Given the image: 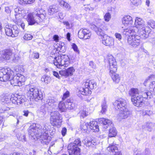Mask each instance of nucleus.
Instances as JSON below:
<instances>
[{"mask_svg": "<svg viewBox=\"0 0 155 155\" xmlns=\"http://www.w3.org/2000/svg\"><path fill=\"white\" fill-rule=\"evenodd\" d=\"M151 91H147L139 92L137 88H132L129 91V94L131 96V100L135 106L141 107L144 104L143 98L150 99L152 96Z\"/></svg>", "mask_w": 155, "mask_h": 155, "instance_id": "1", "label": "nucleus"}, {"mask_svg": "<svg viewBox=\"0 0 155 155\" xmlns=\"http://www.w3.org/2000/svg\"><path fill=\"white\" fill-rule=\"evenodd\" d=\"M47 124L44 125V127L41 130L36 127V124H33L31 125L28 128V130L29 135L33 137L39 136L42 138V141L47 144L50 141L51 137L49 136L48 129L49 128Z\"/></svg>", "mask_w": 155, "mask_h": 155, "instance_id": "2", "label": "nucleus"}, {"mask_svg": "<svg viewBox=\"0 0 155 155\" xmlns=\"http://www.w3.org/2000/svg\"><path fill=\"white\" fill-rule=\"evenodd\" d=\"M17 74L14 75L13 71L10 68H4L0 70V80L6 82L9 81L13 86H18Z\"/></svg>", "mask_w": 155, "mask_h": 155, "instance_id": "3", "label": "nucleus"}, {"mask_svg": "<svg viewBox=\"0 0 155 155\" xmlns=\"http://www.w3.org/2000/svg\"><path fill=\"white\" fill-rule=\"evenodd\" d=\"M46 15L45 10L42 9H36L33 12L27 15L26 19L28 24L32 25L35 23L38 24L45 19Z\"/></svg>", "mask_w": 155, "mask_h": 155, "instance_id": "4", "label": "nucleus"}, {"mask_svg": "<svg viewBox=\"0 0 155 155\" xmlns=\"http://www.w3.org/2000/svg\"><path fill=\"white\" fill-rule=\"evenodd\" d=\"M98 123L99 124L102 126L103 128L106 129L108 126L109 127L108 136L112 137H115L117 134V132L116 128L114 127L111 121L110 120L106 119L104 118H101L98 119Z\"/></svg>", "mask_w": 155, "mask_h": 155, "instance_id": "5", "label": "nucleus"}, {"mask_svg": "<svg viewBox=\"0 0 155 155\" xmlns=\"http://www.w3.org/2000/svg\"><path fill=\"white\" fill-rule=\"evenodd\" d=\"M85 88H81L77 93L78 96L80 97V94L84 95H87L91 93V90L96 88L97 87V84L93 80H87L85 84Z\"/></svg>", "mask_w": 155, "mask_h": 155, "instance_id": "6", "label": "nucleus"}, {"mask_svg": "<svg viewBox=\"0 0 155 155\" xmlns=\"http://www.w3.org/2000/svg\"><path fill=\"white\" fill-rule=\"evenodd\" d=\"M27 95L33 98L36 101L41 100L43 98L42 93L40 90L34 86H31L28 89Z\"/></svg>", "mask_w": 155, "mask_h": 155, "instance_id": "7", "label": "nucleus"}, {"mask_svg": "<svg viewBox=\"0 0 155 155\" xmlns=\"http://www.w3.org/2000/svg\"><path fill=\"white\" fill-rule=\"evenodd\" d=\"M56 61L54 62V65L58 68L60 67H67L70 64V58L66 55H62L55 57L54 58Z\"/></svg>", "mask_w": 155, "mask_h": 155, "instance_id": "8", "label": "nucleus"}, {"mask_svg": "<svg viewBox=\"0 0 155 155\" xmlns=\"http://www.w3.org/2000/svg\"><path fill=\"white\" fill-rule=\"evenodd\" d=\"M81 145V141L79 138L76 139L73 142L70 143L68 147L69 153L80 155V149L78 147Z\"/></svg>", "mask_w": 155, "mask_h": 155, "instance_id": "9", "label": "nucleus"}, {"mask_svg": "<svg viewBox=\"0 0 155 155\" xmlns=\"http://www.w3.org/2000/svg\"><path fill=\"white\" fill-rule=\"evenodd\" d=\"M5 29L6 35L8 36L12 37L17 36L19 32V30L16 25H7Z\"/></svg>", "mask_w": 155, "mask_h": 155, "instance_id": "10", "label": "nucleus"}, {"mask_svg": "<svg viewBox=\"0 0 155 155\" xmlns=\"http://www.w3.org/2000/svg\"><path fill=\"white\" fill-rule=\"evenodd\" d=\"M62 118L58 111L52 112L51 114L50 122L53 125L60 126L61 124Z\"/></svg>", "mask_w": 155, "mask_h": 155, "instance_id": "11", "label": "nucleus"}, {"mask_svg": "<svg viewBox=\"0 0 155 155\" xmlns=\"http://www.w3.org/2000/svg\"><path fill=\"white\" fill-rule=\"evenodd\" d=\"M140 37L137 35L129 36L127 38V42L129 45L132 46L136 47L138 46L140 42Z\"/></svg>", "mask_w": 155, "mask_h": 155, "instance_id": "12", "label": "nucleus"}, {"mask_svg": "<svg viewBox=\"0 0 155 155\" xmlns=\"http://www.w3.org/2000/svg\"><path fill=\"white\" fill-rule=\"evenodd\" d=\"M12 103L19 105L24 103L26 100V98L23 95L15 94L12 96Z\"/></svg>", "mask_w": 155, "mask_h": 155, "instance_id": "13", "label": "nucleus"}, {"mask_svg": "<svg viewBox=\"0 0 155 155\" xmlns=\"http://www.w3.org/2000/svg\"><path fill=\"white\" fill-rule=\"evenodd\" d=\"M150 28L148 27H142L139 29H137L136 30L137 31H138L139 36L140 38L144 39L147 38L149 36V31H148V30L149 31Z\"/></svg>", "mask_w": 155, "mask_h": 155, "instance_id": "14", "label": "nucleus"}, {"mask_svg": "<svg viewBox=\"0 0 155 155\" xmlns=\"http://www.w3.org/2000/svg\"><path fill=\"white\" fill-rule=\"evenodd\" d=\"M91 28L96 32L97 35L101 36H103L105 35L104 30H107L108 29L107 27L104 26H101L99 27L94 24L91 25Z\"/></svg>", "mask_w": 155, "mask_h": 155, "instance_id": "15", "label": "nucleus"}, {"mask_svg": "<svg viewBox=\"0 0 155 155\" xmlns=\"http://www.w3.org/2000/svg\"><path fill=\"white\" fill-rule=\"evenodd\" d=\"M91 33L90 31L86 29H81L78 32V37L81 39H89L90 38Z\"/></svg>", "mask_w": 155, "mask_h": 155, "instance_id": "16", "label": "nucleus"}, {"mask_svg": "<svg viewBox=\"0 0 155 155\" xmlns=\"http://www.w3.org/2000/svg\"><path fill=\"white\" fill-rule=\"evenodd\" d=\"M116 109L121 110L127 107V103L126 101L122 98H120L115 101L114 104Z\"/></svg>", "mask_w": 155, "mask_h": 155, "instance_id": "17", "label": "nucleus"}, {"mask_svg": "<svg viewBox=\"0 0 155 155\" xmlns=\"http://www.w3.org/2000/svg\"><path fill=\"white\" fill-rule=\"evenodd\" d=\"M107 59L110 65L109 70L110 72L117 71V65L115 59L112 55H108L107 56Z\"/></svg>", "mask_w": 155, "mask_h": 155, "instance_id": "18", "label": "nucleus"}, {"mask_svg": "<svg viewBox=\"0 0 155 155\" xmlns=\"http://www.w3.org/2000/svg\"><path fill=\"white\" fill-rule=\"evenodd\" d=\"M107 150L110 152H112L114 155H122L120 151H119L116 144L114 143L110 144L107 148Z\"/></svg>", "mask_w": 155, "mask_h": 155, "instance_id": "19", "label": "nucleus"}, {"mask_svg": "<svg viewBox=\"0 0 155 155\" xmlns=\"http://www.w3.org/2000/svg\"><path fill=\"white\" fill-rule=\"evenodd\" d=\"M143 84L145 86L149 85L150 91L152 92V94L155 95V81L151 82L149 79H147L144 81Z\"/></svg>", "mask_w": 155, "mask_h": 155, "instance_id": "20", "label": "nucleus"}, {"mask_svg": "<svg viewBox=\"0 0 155 155\" xmlns=\"http://www.w3.org/2000/svg\"><path fill=\"white\" fill-rule=\"evenodd\" d=\"M74 71L75 70L73 67H70L67 69L60 71L59 74L62 76L68 77L72 75Z\"/></svg>", "mask_w": 155, "mask_h": 155, "instance_id": "21", "label": "nucleus"}, {"mask_svg": "<svg viewBox=\"0 0 155 155\" xmlns=\"http://www.w3.org/2000/svg\"><path fill=\"white\" fill-rule=\"evenodd\" d=\"M120 111L118 114V116L120 119H124L127 118L130 114V112L127 108L121 109Z\"/></svg>", "mask_w": 155, "mask_h": 155, "instance_id": "22", "label": "nucleus"}, {"mask_svg": "<svg viewBox=\"0 0 155 155\" xmlns=\"http://www.w3.org/2000/svg\"><path fill=\"white\" fill-rule=\"evenodd\" d=\"M58 104L57 99L54 97H51L48 99L46 102L47 106H50L53 108H54Z\"/></svg>", "mask_w": 155, "mask_h": 155, "instance_id": "23", "label": "nucleus"}, {"mask_svg": "<svg viewBox=\"0 0 155 155\" xmlns=\"http://www.w3.org/2000/svg\"><path fill=\"white\" fill-rule=\"evenodd\" d=\"M102 43L106 46H110L113 45L114 42L112 38L105 35L103 36Z\"/></svg>", "mask_w": 155, "mask_h": 155, "instance_id": "24", "label": "nucleus"}, {"mask_svg": "<svg viewBox=\"0 0 155 155\" xmlns=\"http://www.w3.org/2000/svg\"><path fill=\"white\" fill-rule=\"evenodd\" d=\"M116 71H110L109 74L113 81L116 83H118L120 81V78L119 75L116 73Z\"/></svg>", "mask_w": 155, "mask_h": 155, "instance_id": "25", "label": "nucleus"}, {"mask_svg": "<svg viewBox=\"0 0 155 155\" xmlns=\"http://www.w3.org/2000/svg\"><path fill=\"white\" fill-rule=\"evenodd\" d=\"M122 22L125 26L131 24L133 23L132 18L129 15H126L123 18Z\"/></svg>", "mask_w": 155, "mask_h": 155, "instance_id": "26", "label": "nucleus"}, {"mask_svg": "<svg viewBox=\"0 0 155 155\" xmlns=\"http://www.w3.org/2000/svg\"><path fill=\"white\" fill-rule=\"evenodd\" d=\"M0 102L3 105H9L12 103V97L11 98L6 96L0 99Z\"/></svg>", "mask_w": 155, "mask_h": 155, "instance_id": "27", "label": "nucleus"}, {"mask_svg": "<svg viewBox=\"0 0 155 155\" xmlns=\"http://www.w3.org/2000/svg\"><path fill=\"white\" fill-rule=\"evenodd\" d=\"M12 50L10 49H6L4 50L2 57L5 59L8 60L12 57Z\"/></svg>", "mask_w": 155, "mask_h": 155, "instance_id": "28", "label": "nucleus"}, {"mask_svg": "<svg viewBox=\"0 0 155 155\" xmlns=\"http://www.w3.org/2000/svg\"><path fill=\"white\" fill-rule=\"evenodd\" d=\"M135 24L136 27V28L139 29L142 27H146L143 24V21L140 18H137L135 20Z\"/></svg>", "mask_w": 155, "mask_h": 155, "instance_id": "29", "label": "nucleus"}, {"mask_svg": "<svg viewBox=\"0 0 155 155\" xmlns=\"http://www.w3.org/2000/svg\"><path fill=\"white\" fill-rule=\"evenodd\" d=\"M58 11V7L55 5L50 6L48 9V13L50 15H52Z\"/></svg>", "mask_w": 155, "mask_h": 155, "instance_id": "30", "label": "nucleus"}, {"mask_svg": "<svg viewBox=\"0 0 155 155\" xmlns=\"http://www.w3.org/2000/svg\"><path fill=\"white\" fill-rule=\"evenodd\" d=\"M58 108L61 112H64L67 108V104L66 103V101L63 100L60 101L58 104Z\"/></svg>", "mask_w": 155, "mask_h": 155, "instance_id": "31", "label": "nucleus"}, {"mask_svg": "<svg viewBox=\"0 0 155 155\" xmlns=\"http://www.w3.org/2000/svg\"><path fill=\"white\" fill-rule=\"evenodd\" d=\"M82 142L87 147H94L96 145V142L93 140L91 141L85 139L82 141Z\"/></svg>", "mask_w": 155, "mask_h": 155, "instance_id": "32", "label": "nucleus"}, {"mask_svg": "<svg viewBox=\"0 0 155 155\" xmlns=\"http://www.w3.org/2000/svg\"><path fill=\"white\" fill-rule=\"evenodd\" d=\"M58 2L60 5L62 7L65 8L68 11H69L71 9L70 5L67 2L63 0H59Z\"/></svg>", "mask_w": 155, "mask_h": 155, "instance_id": "33", "label": "nucleus"}, {"mask_svg": "<svg viewBox=\"0 0 155 155\" xmlns=\"http://www.w3.org/2000/svg\"><path fill=\"white\" fill-rule=\"evenodd\" d=\"M17 76L18 77V86H21L24 84L25 78L24 76L20 74H17Z\"/></svg>", "mask_w": 155, "mask_h": 155, "instance_id": "34", "label": "nucleus"}, {"mask_svg": "<svg viewBox=\"0 0 155 155\" xmlns=\"http://www.w3.org/2000/svg\"><path fill=\"white\" fill-rule=\"evenodd\" d=\"M66 103H67V108L71 110L75 108V104L72 101V100L70 99H67L66 101Z\"/></svg>", "mask_w": 155, "mask_h": 155, "instance_id": "35", "label": "nucleus"}, {"mask_svg": "<svg viewBox=\"0 0 155 155\" xmlns=\"http://www.w3.org/2000/svg\"><path fill=\"white\" fill-rule=\"evenodd\" d=\"M18 139L21 141L25 142L26 141V139L25 134L23 132L22 133H18L16 134Z\"/></svg>", "mask_w": 155, "mask_h": 155, "instance_id": "36", "label": "nucleus"}, {"mask_svg": "<svg viewBox=\"0 0 155 155\" xmlns=\"http://www.w3.org/2000/svg\"><path fill=\"white\" fill-rule=\"evenodd\" d=\"M46 107L44 105H42L38 111V113L41 117L43 116L46 113Z\"/></svg>", "mask_w": 155, "mask_h": 155, "instance_id": "37", "label": "nucleus"}, {"mask_svg": "<svg viewBox=\"0 0 155 155\" xmlns=\"http://www.w3.org/2000/svg\"><path fill=\"white\" fill-rule=\"evenodd\" d=\"M102 109L101 110V113L102 114H105L107 111V105L106 104V102L105 100L103 101L101 104Z\"/></svg>", "mask_w": 155, "mask_h": 155, "instance_id": "38", "label": "nucleus"}, {"mask_svg": "<svg viewBox=\"0 0 155 155\" xmlns=\"http://www.w3.org/2000/svg\"><path fill=\"white\" fill-rule=\"evenodd\" d=\"M88 126L89 124L88 122H84L81 125V129L82 131H84V132H87V129H89Z\"/></svg>", "mask_w": 155, "mask_h": 155, "instance_id": "39", "label": "nucleus"}, {"mask_svg": "<svg viewBox=\"0 0 155 155\" xmlns=\"http://www.w3.org/2000/svg\"><path fill=\"white\" fill-rule=\"evenodd\" d=\"M41 80L42 81H44L45 83L48 84L51 81V79L49 77L44 75L41 78Z\"/></svg>", "mask_w": 155, "mask_h": 155, "instance_id": "40", "label": "nucleus"}, {"mask_svg": "<svg viewBox=\"0 0 155 155\" xmlns=\"http://www.w3.org/2000/svg\"><path fill=\"white\" fill-rule=\"evenodd\" d=\"M154 123L152 122H147L146 127L147 130L150 131H151L152 129H153Z\"/></svg>", "mask_w": 155, "mask_h": 155, "instance_id": "41", "label": "nucleus"}, {"mask_svg": "<svg viewBox=\"0 0 155 155\" xmlns=\"http://www.w3.org/2000/svg\"><path fill=\"white\" fill-rule=\"evenodd\" d=\"M81 117L84 118L88 115V112L86 111V110H81L79 112Z\"/></svg>", "mask_w": 155, "mask_h": 155, "instance_id": "42", "label": "nucleus"}, {"mask_svg": "<svg viewBox=\"0 0 155 155\" xmlns=\"http://www.w3.org/2000/svg\"><path fill=\"white\" fill-rule=\"evenodd\" d=\"M131 31L130 29L127 28L125 29H123L121 31V32L123 35L129 36V34L131 33Z\"/></svg>", "mask_w": 155, "mask_h": 155, "instance_id": "43", "label": "nucleus"}, {"mask_svg": "<svg viewBox=\"0 0 155 155\" xmlns=\"http://www.w3.org/2000/svg\"><path fill=\"white\" fill-rule=\"evenodd\" d=\"M147 24L153 28H155V21L152 20H151L147 22Z\"/></svg>", "mask_w": 155, "mask_h": 155, "instance_id": "44", "label": "nucleus"}, {"mask_svg": "<svg viewBox=\"0 0 155 155\" xmlns=\"http://www.w3.org/2000/svg\"><path fill=\"white\" fill-rule=\"evenodd\" d=\"M105 21L106 22H108L111 18V15L109 12H107L105 15L104 16Z\"/></svg>", "mask_w": 155, "mask_h": 155, "instance_id": "45", "label": "nucleus"}, {"mask_svg": "<svg viewBox=\"0 0 155 155\" xmlns=\"http://www.w3.org/2000/svg\"><path fill=\"white\" fill-rule=\"evenodd\" d=\"M89 124V129H93L94 127H92L93 126H96L97 124V122L95 121H90Z\"/></svg>", "mask_w": 155, "mask_h": 155, "instance_id": "46", "label": "nucleus"}, {"mask_svg": "<svg viewBox=\"0 0 155 155\" xmlns=\"http://www.w3.org/2000/svg\"><path fill=\"white\" fill-rule=\"evenodd\" d=\"M33 36L29 34H25L24 37V39L26 40H29L32 39Z\"/></svg>", "mask_w": 155, "mask_h": 155, "instance_id": "47", "label": "nucleus"}, {"mask_svg": "<svg viewBox=\"0 0 155 155\" xmlns=\"http://www.w3.org/2000/svg\"><path fill=\"white\" fill-rule=\"evenodd\" d=\"M132 3L135 6H137L140 4V0H130Z\"/></svg>", "mask_w": 155, "mask_h": 155, "instance_id": "48", "label": "nucleus"}, {"mask_svg": "<svg viewBox=\"0 0 155 155\" xmlns=\"http://www.w3.org/2000/svg\"><path fill=\"white\" fill-rule=\"evenodd\" d=\"M14 11L15 14V16H17L18 14H22V10L20 9L19 8H17L15 9Z\"/></svg>", "mask_w": 155, "mask_h": 155, "instance_id": "49", "label": "nucleus"}, {"mask_svg": "<svg viewBox=\"0 0 155 155\" xmlns=\"http://www.w3.org/2000/svg\"><path fill=\"white\" fill-rule=\"evenodd\" d=\"M12 9L13 7L12 6L6 7L5 8V11L7 13H9L11 12Z\"/></svg>", "mask_w": 155, "mask_h": 155, "instance_id": "50", "label": "nucleus"}, {"mask_svg": "<svg viewBox=\"0 0 155 155\" xmlns=\"http://www.w3.org/2000/svg\"><path fill=\"white\" fill-rule=\"evenodd\" d=\"M72 46V48L75 52L78 54L79 53L80 51L78 49V46L75 43L73 44Z\"/></svg>", "mask_w": 155, "mask_h": 155, "instance_id": "51", "label": "nucleus"}, {"mask_svg": "<svg viewBox=\"0 0 155 155\" xmlns=\"http://www.w3.org/2000/svg\"><path fill=\"white\" fill-rule=\"evenodd\" d=\"M96 126H93L92 127H94L93 129H91V130H93V131L95 132H98L99 131V128L98 124H97Z\"/></svg>", "mask_w": 155, "mask_h": 155, "instance_id": "52", "label": "nucleus"}, {"mask_svg": "<svg viewBox=\"0 0 155 155\" xmlns=\"http://www.w3.org/2000/svg\"><path fill=\"white\" fill-rule=\"evenodd\" d=\"M32 56L34 58L38 59L39 58V54L38 52L36 51L34 52L32 54Z\"/></svg>", "mask_w": 155, "mask_h": 155, "instance_id": "53", "label": "nucleus"}, {"mask_svg": "<svg viewBox=\"0 0 155 155\" xmlns=\"http://www.w3.org/2000/svg\"><path fill=\"white\" fill-rule=\"evenodd\" d=\"M69 92L67 91L63 95V97L62 99L63 100L65 101V99L69 97Z\"/></svg>", "mask_w": 155, "mask_h": 155, "instance_id": "54", "label": "nucleus"}, {"mask_svg": "<svg viewBox=\"0 0 155 155\" xmlns=\"http://www.w3.org/2000/svg\"><path fill=\"white\" fill-rule=\"evenodd\" d=\"M10 110V108L8 107H6L5 108L2 107L0 108V113H3L6 111L8 110Z\"/></svg>", "mask_w": 155, "mask_h": 155, "instance_id": "55", "label": "nucleus"}, {"mask_svg": "<svg viewBox=\"0 0 155 155\" xmlns=\"http://www.w3.org/2000/svg\"><path fill=\"white\" fill-rule=\"evenodd\" d=\"M115 36L116 38L118 39V40L120 41L121 39L122 36L120 34L116 33L115 34Z\"/></svg>", "mask_w": 155, "mask_h": 155, "instance_id": "56", "label": "nucleus"}, {"mask_svg": "<svg viewBox=\"0 0 155 155\" xmlns=\"http://www.w3.org/2000/svg\"><path fill=\"white\" fill-rule=\"evenodd\" d=\"M67 131V129L66 128L64 127L62 128L61 131V133L63 136H64L65 135Z\"/></svg>", "mask_w": 155, "mask_h": 155, "instance_id": "57", "label": "nucleus"}, {"mask_svg": "<svg viewBox=\"0 0 155 155\" xmlns=\"http://www.w3.org/2000/svg\"><path fill=\"white\" fill-rule=\"evenodd\" d=\"M18 2L20 4L25 5L27 4L28 0H18Z\"/></svg>", "mask_w": 155, "mask_h": 155, "instance_id": "58", "label": "nucleus"}, {"mask_svg": "<svg viewBox=\"0 0 155 155\" xmlns=\"http://www.w3.org/2000/svg\"><path fill=\"white\" fill-rule=\"evenodd\" d=\"M53 75L55 77L59 79H60V77L58 72L55 71H53Z\"/></svg>", "mask_w": 155, "mask_h": 155, "instance_id": "59", "label": "nucleus"}, {"mask_svg": "<svg viewBox=\"0 0 155 155\" xmlns=\"http://www.w3.org/2000/svg\"><path fill=\"white\" fill-rule=\"evenodd\" d=\"M59 37L58 35H55L54 36L53 38L54 41L56 42H58L59 41Z\"/></svg>", "mask_w": 155, "mask_h": 155, "instance_id": "60", "label": "nucleus"}, {"mask_svg": "<svg viewBox=\"0 0 155 155\" xmlns=\"http://www.w3.org/2000/svg\"><path fill=\"white\" fill-rule=\"evenodd\" d=\"M89 64L93 68H95V65L94 62L92 61H90L89 62Z\"/></svg>", "mask_w": 155, "mask_h": 155, "instance_id": "61", "label": "nucleus"}, {"mask_svg": "<svg viewBox=\"0 0 155 155\" xmlns=\"http://www.w3.org/2000/svg\"><path fill=\"white\" fill-rule=\"evenodd\" d=\"M24 114H23L24 116L25 117H27L28 115L29 112L28 110H24L23 111Z\"/></svg>", "mask_w": 155, "mask_h": 155, "instance_id": "62", "label": "nucleus"}, {"mask_svg": "<svg viewBox=\"0 0 155 155\" xmlns=\"http://www.w3.org/2000/svg\"><path fill=\"white\" fill-rule=\"evenodd\" d=\"M145 155H151L150 150L149 149H148V148L146 149Z\"/></svg>", "mask_w": 155, "mask_h": 155, "instance_id": "63", "label": "nucleus"}, {"mask_svg": "<svg viewBox=\"0 0 155 155\" xmlns=\"http://www.w3.org/2000/svg\"><path fill=\"white\" fill-rule=\"evenodd\" d=\"M63 23L64 25H66L67 27H69L70 25L69 23L67 21H63Z\"/></svg>", "mask_w": 155, "mask_h": 155, "instance_id": "64", "label": "nucleus"}]
</instances>
